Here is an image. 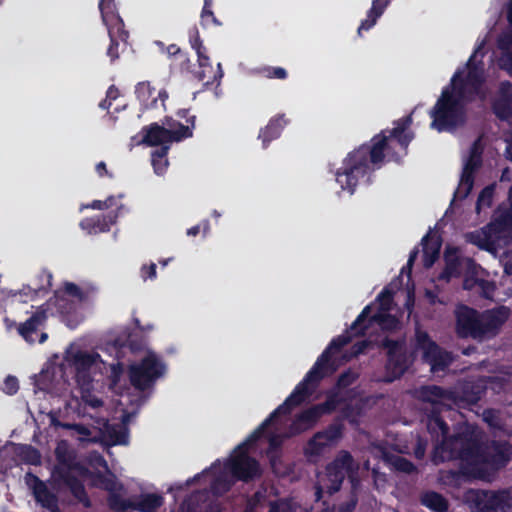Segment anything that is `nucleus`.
<instances>
[{
  "mask_svg": "<svg viewBox=\"0 0 512 512\" xmlns=\"http://www.w3.org/2000/svg\"><path fill=\"white\" fill-rule=\"evenodd\" d=\"M397 285L391 283L383 289L376 300L367 305L357 317L350 329L333 339L326 350L320 355L312 368L307 372L291 394L286 398L245 441L240 443L227 458L217 459L211 466L185 482H177L168 488V492L176 496L177 492L196 484L208 486L213 496H221L228 492L237 481H249L260 475L259 463L253 455L263 451L268 443L267 455L275 474L286 475L288 469L282 466L277 449L283 441L313 428L319 419L337 409L336 393L326 394L323 403L310 406L288 417L301 404L309 401L315 393L320 381L336 371L341 364L338 356L341 349L358 334L368 336L369 340L355 343L349 354L341 356L343 361L362 353L368 344H382L388 349V361L384 381L392 382L399 378L412 362L402 342H393L387 338H373L378 330L390 332L400 327L399 308L393 304V294Z\"/></svg>",
  "mask_w": 512,
  "mask_h": 512,
  "instance_id": "nucleus-1",
  "label": "nucleus"
},
{
  "mask_svg": "<svg viewBox=\"0 0 512 512\" xmlns=\"http://www.w3.org/2000/svg\"><path fill=\"white\" fill-rule=\"evenodd\" d=\"M106 363L101 356L83 347L80 341L71 343L65 350L63 363L56 365L48 363L39 375L34 376V392L63 396L68 391V381L65 370L70 369L81 395L85 409H90V417L94 425L87 427L82 424H67L65 428L72 431L71 435L79 441L102 442L106 445H127L129 434L127 425L140 407L143 397L130 399L123 394L125 384L124 367L120 362L109 365L110 389L121 398L110 423V412L103 397V384L97 378L106 370Z\"/></svg>",
  "mask_w": 512,
  "mask_h": 512,
  "instance_id": "nucleus-2",
  "label": "nucleus"
},
{
  "mask_svg": "<svg viewBox=\"0 0 512 512\" xmlns=\"http://www.w3.org/2000/svg\"><path fill=\"white\" fill-rule=\"evenodd\" d=\"M415 397L431 406V413L427 416V428L436 441L441 440L434 451L435 461L460 459L465 473L486 481L491 479L498 467L507 463L512 455V444L494 445V453H487L480 445V432L473 425L462 423L458 427L457 435L447 438L448 428L439 413L444 408L460 407L454 393L443 391L437 386H425L415 391Z\"/></svg>",
  "mask_w": 512,
  "mask_h": 512,
  "instance_id": "nucleus-3",
  "label": "nucleus"
},
{
  "mask_svg": "<svg viewBox=\"0 0 512 512\" xmlns=\"http://www.w3.org/2000/svg\"><path fill=\"white\" fill-rule=\"evenodd\" d=\"M411 123V116L399 119L393 123L392 128L374 136L370 143L348 152L334 171L340 192L353 195L360 185L370 181L372 173L385 161H398L403 158L414 138L410 130Z\"/></svg>",
  "mask_w": 512,
  "mask_h": 512,
  "instance_id": "nucleus-4",
  "label": "nucleus"
},
{
  "mask_svg": "<svg viewBox=\"0 0 512 512\" xmlns=\"http://www.w3.org/2000/svg\"><path fill=\"white\" fill-rule=\"evenodd\" d=\"M487 37L478 39L474 52L465 66L458 68L430 110L431 128L438 132L451 131L466 118V105L472 101H485L490 89L482 58Z\"/></svg>",
  "mask_w": 512,
  "mask_h": 512,
  "instance_id": "nucleus-5",
  "label": "nucleus"
},
{
  "mask_svg": "<svg viewBox=\"0 0 512 512\" xmlns=\"http://www.w3.org/2000/svg\"><path fill=\"white\" fill-rule=\"evenodd\" d=\"M98 287L90 282L77 285L64 282L45 304L31 312V316L17 325L15 321L5 318L4 324L8 331L17 328L19 335L28 343H44L48 335L40 332V328L49 316H57L71 329L79 326L85 319L78 302H84L95 296Z\"/></svg>",
  "mask_w": 512,
  "mask_h": 512,
  "instance_id": "nucleus-6",
  "label": "nucleus"
},
{
  "mask_svg": "<svg viewBox=\"0 0 512 512\" xmlns=\"http://www.w3.org/2000/svg\"><path fill=\"white\" fill-rule=\"evenodd\" d=\"M194 126V117L186 119L185 124L173 118H166L162 126L153 123L143 127L138 134L131 138L130 146L144 144L150 147H159L151 153V164L155 174L163 175L169 165L167 153L171 144L191 137Z\"/></svg>",
  "mask_w": 512,
  "mask_h": 512,
  "instance_id": "nucleus-7",
  "label": "nucleus"
},
{
  "mask_svg": "<svg viewBox=\"0 0 512 512\" xmlns=\"http://www.w3.org/2000/svg\"><path fill=\"white\" fill-rule=\"evenodd\" d=\"M445 268L439 275V280L446 282L453 278L464 276L463 288L476 290L485 298L494 297L495 285L484 278L485 271L472 259L461 256L458 248L447 246L444 252Z\"/></svg>",
  "mask_w": 512,
  "mask_h": 512,
  "instance_id": "nucleus-8",
  "label": "nucleus"
},
{
  "mask_svg": "<svg viewBox=\"0 0 512 512\" xmlns=\"http://www.w3.org/2000/svg\"><path fill=\"white\" fill-rule=\"evenodd\" d=\"M130 348L135 353V359L128 366L130 383L137 391H149L166 377L168 364L161 354L147 345L137 348L131 343Z\"/></svg>",
  "mask_w": 512,
  "mask_h": 512,
  "instance_id": "nucleus-9",
  "label": "nucleus"
},
{
  "mask_svg": "<svg viewBox=\"0 0 512 512\" xmlns=\"http://www.w3.org/2000/svg\"><path fill=\"white\" fill-rule=\"evenodd\" d=\"M510 208L499 207L493 220L484 228L468 233V242L493 255L512 242V186L509 191Z\"/></svg>",
  "mask_w": 512,
  "mask_h": 512,
  "instance_id": "nucleus-10",
  "label": "nucleus"
},
{
  "mask_svg": "<svg viewBox=\"0 0 512 512\" xmlns=\"http://www.w3.org/2000/svg\"><path fill=\"white\" fill-rule=\"evenodd\" d=\"M359 464L353 459L347 451H340L336 458L326 467V471L318 476L316 487L317 500L322 498V494H332L337 492L345 477H348L355 490L359 482Z\"/></svg>",
  "mask_w": 512,
  "mask_h": 512,
  "instance_id": "nucleus-11",
  "label": "nucleus"
},
{
  "mask_svg": "<svg viewBox=\"0 0 512 512\" xmlns=\"http://www.w3.org/2000/svg\"><path fill=\"white\" fill-rule=\"evenodd\" d=\"M58 465L53 472V479L66 485L75 498L85 506H89V500L81 484L76 478L85 477L86 470L79 463L74 462V456L67 441H59L55 449Z\"/></svg>",
  "mask_w": 512,
  "mask_h": 512,
  "instance_id": "nucleus-12",
  "label": "nucleus"
},
{
  "mask_svg": "<svg viewBox=\"0 0 512 512\" xmlns=\"http://www.w3.org/2000/svg\"><path fill=\"white\" fill-rule=\"evenodd\" d=\"M98 8L110 38L107 55L114 61L119 57L120 48L126 44L128 32L124 29L123 20L117 12L115 0H99Z\"/></svg>",
  "mask_w": 512,
  "mask_h": 512,
  "instance_id": "nucleus-13",
  "label": "nucleus"
},
{
  "mask_svg": "<svg viewBox=\"0 0 512 512\" xmlns=\"http://www.w3.org/2000/svg\"><path fill=\"white\" fill-rule=\"evenodd\" d=\"M415 352L420 353L422 359L430 365L432 373L444 371L452 361L451 355L420 329H417L415 334Z\"/></svg>",
  "mask_w": 512,
  "mask_h": 512,
  "instance_id": "nucleus-14",
  "label": "nucleus"
},
{
  "mask_svg": "<svg viewBox=\"0 0 512 512\" xmlns=\"http://www.w3.org/2000/svg\"><path fill=\"white\" fill-rule=\"evenodd\" d=\"M89 466L93 471L83 467L86 470L85 477H77L76 479L82 484L83 481L90 480L95 486H99L111 493L116 494L121 488L115 476L108 471V465L103 457L97 453L91 454L89 457Z\"/></svg>",
  "mask_w": 512,
  "mask_h": 512,
  "instance_id": "nucleus-15",
  "label": "nucleus"
},
{
  "mask_svg": "<svg viewBox=\"0 0 512 512\" xmlns=\"http://www.w3.org/2000/svg\"><path fill=\"white\" fill-rule=\"evenodd\" d=\"M342 435L340 424H333L325 430L317 432L304 447V455L310 462H317L326 451L341 440Z\"/></svg>",
  "mask_w": 512,
  "mask_h": 512,
  "instance_id": "nucleus-16",
  "label": "nucleus"
},
{
  "mask_svg": "<svg viewBox=\"0 0 512 512\" xmlns=\"http://www.w3.org/2000/svg\"><path fill=\"white\" fill-rule=\"evenodd\" d=\"M164 504V497L160 493H143L131 503H127L117 493L110 495L109 505L116 511H124L133 507L140 512H156Z\"/></svg>",
  "mask_w": 512,
  "mask_h": 512,
  "instance_id": "nucleus-17",
  "label": "nucleus"
},
{
  "mask_svg": "<svg viewBox=\"0 0 512 512\" xmlns=\"http://www.w3.org/2000/svg\"><path fill=\"white\" fill-rule=\"evenodd\" d=\"M481 153L482 146L479 139L472 145L468 157L464 158L463 172L455 191V198L464 199L470 193L473 187V173L480 164Z\"/></svg>",
  "mask_w": 512,
  "mask_h": 512,
  "instance_id": "nucleus-18",
  "label": "nucleus"
},
{
  "mask_svg": "<svg viewBox=\"0 0 512 512\" xmlns=\"http://www.w3.org/2000/svg\"><path fill=\"white\" fill-rule=\"evenodd\" d=\"M492 108L498 118L508 121L512 126V86L508 81L500 84ZM506 154L512 161V136L506 139Z\"/></svg>",
  "mask_w": 512,
  "mask_h": 512,
  "instance_id": "nucleus-19",
  "label": "nucleus"
},
{
  "mask_svg": "<svg viewBox=\"0 0 512 512\" xmlns=\"http://www.w3.org/2000/svg\"><path fill=\"white\" fill-rule=\"evenodd\" d=\"M455 317L459 336L480 339V314L476 310L459 305L455 310Z\"/></svg>",
  "mask_w": 512,
  "mask_h": 512,
  "instance_id": "nucleus-20",
  "label": "nucleus"
},
{
  "mask_svg": "<svg viewBox=\"0 0 512 512\" xmlns=\"http://www.w3.org/2000/svg\"><path fill=\"white\" fill-rule=\"evenodd\" d=\"M509 316L510 309L506 306H499L480 314V339L496 335Z\"/></svg>",
  "mask_w": 512,
  "mask_h": 512,
  "instance_id": "nucleus-21",
  "label": "nucleus"
},
{
  "mask_svg": "<svg viewBox=\"0 0 512 512\" xmlns=\"http://www.w3.org/2000/svg\"><path fill=\"white\" fill-rule=\"evenodd\" d=\"M25 481L29 489L32 491L37 503H39L48 512H59L57 507V497L47 483L29 473L26 475Z\"/></svg>",
  "mask_w": 512,
  "mask_h": 512,
  "instance_id": "nucleus-22",
  "label": "nucleus"
},
{
  "mask_svg": "<svg viewBox=\"0 0 512 512\" xmlns=\"http://www.w3.org/2000/svg\"><path fill=\"white\" fill-rule=\"evenodd\" d=\"M507 18L509 28L504 31L498 38L497 47L501 51V56L497 58V65L512 75V0H510L507 8Z\"/></svg>",
  "mask_w": 512,
  "mask_h": 512,
  "instance_id": "nucleus-23",
  "label": "nucleus"
},
{
  "mask_svg": "<svg viewBox=\"0 0 512 512\" xmlns=\"http://www.w3.org/2000/svg\"><path fill=\"white\" fill-rule=\"evenodd\" d=\"M465 501L475 512H497L496 492L470 489L465 492Z\"/></svg>",
  "mask_w": 512,
  "mask_h": 512,
  "instance_id": "nucleus-24",
  "label": "nucleus"
},
{
  "mask_svg": "<svg viewBox=\"0 0 512 512\" xmlns=\"http://www.w3.org/2000/svg\"><path fill=\"white\" fill-rule=\"evenodd\" d=\"M138 100L147 109L164 107V102L168 98L165 90H156L150 83H139L136 87Z\"/></svg>",
  "mask_w": 512,
  "mask_h": 512,
  "instance_id": "nucleus-25",
  "label": "nucleus"
},
{
  "mask_svg": "<svg viewBox=\"0 0 512 512\" xmlns=\"http://www.w3.org/2000/svg\"><path fill=\"white\" fill-rule=\"evenodd\" d=\"M372 453L381 458L386 464L395 468L398 471L405 473H411L414 471V465L398 454H394L389 451L386 447L376 445L372 448Z\"/></svg>",
  "mask_w": 512,
  "mask_h": 512,
  "instance_id": "nucleus-26",
  "label": "nucleus"
},
{
  "mask_svg": "<svg viewBox=\"0 0 512 512\" xmlns=\"http://www.w3.org/2000/svg\"><path fill=\"white\" fill-rule=\"evenodd\" d=\"M289 122L290 120L285 114L273 116L259 133V139L262 140L263 146L266 147L272 140L279 138Z\"/></svg>",
  "mask_w": 512,
  "mask_h": 512,
  "instance_id": "nucleus-27",
  "label": "nucleus"
},
{
  "mask_svg": "<svg viewBox=\"0 0 512 512\" xmlns=\"http://www.w3.org/2000/svg\"><path fill=\"white\" fill-rule=\"evenodd\" d=\"M117 218L118 213H114L113 211H111L101 218L97 217L83 219L80 222V227L88 234L103 233L110 230L111 225L115 224Z\"/></svg>",
  "mask_w": 512,
  "mask_h": 512,
  "instance_id": "nucleus-28",
  "label": "nucleus"
},
{
  "mask_svg": "<svg viewBox=\"0 0 512 512\" xmlns=\"http://www.w3.org/2000/svg\"><path fill=\"white\" fill-rule=\"evenodd\" d=\"M423 264L426 268L431 267L439 256L441 240L436 232H429L422 240Z\"/></svg>",
  "mask_w": 512,
  "mask_h": 512,
  "instance_id": "nucleus-29",
  "label": "nucleus"
},
{
  "mask_svg": "<svg viewBox=\"0 0 512 512\" xmlns=\"http://www.w3.org/2000/svg\"><path fill=\"white\" fill-rule=\"evenodd\" d=\"M267 490L266 497L262 498L264 509L268 508V512H294L296 505L291 500L283 498L279 499L274 493V488H262Z\"/></svg>",
  "mask_w": 512,
  "mask_h": 512,
  "instance_id": "nucleus-30",
  "label": "nucleus"
},
{
  "mask_svg": "<svg viewBox=\"0 0 512 512\" xmlns=\"http://www.w3.org/2000/svg\"><path fill=\"white\" fill-rule=\"evenodd\" d=\"M43 292V289H35L30 286H24L19 290H2L1 291V300L14 302H27L29 300H34L40 293Z\"/></svg>",
  "mask_w": 512,
  "mask_h": 512,
  "instance_id": "nucleus-31",
  "label": "nucleus"
},
{
  "mask_svg": "<svg viewBox=\"0 0 512 512\" xmlns=\"http://www.w3.org/2000/svg\"><path fill=\"white\" fill-rule=\"evenodd\" d=\"M389 4V0H373L372 6L367 13L366 19H364L359 28L358 34L361 36L362 31L370 30L377 22V20L384 13L386 7Z\"/></svg>",
  "mask_w": 512,
  "mask_h": 512,
  "instance_id": "nucleus-32",
  "label": "nucleus"
},
{
  "mask_svg": "<svg viewBox=\"0 0 512 512\" xmlns=\"http://www.w3.org/2000/svg\"><path fill=\"white\" fill-rule=\"evenodd\" d=\"M122 195L118 196H110L105 200H94L89 204H82L80 206V211L82 212L84 209H94V210H110L114 213H118V216L122 214L124 210V205L121 202Z\"/></svg>",
  "mask_w": 512,
  "mask_h": 512,
  "instance_id": "nucleus-33",
  "label": "nucleus"
},
{
  "mask_svg": "<svg viewBox=\"0 0 512 512\" xmlns=\"http://www.w3.org/2000/svg\"><path fill=\"white\" fill-rule=\"evenodd\" d=\"M190 43L192 48L196 51L198 56V63L202 66L207 65L210 72L213 73L214 77H223V70L220 63L217 64V67L214 68L209 61L208 56L205 54V49L202 46V43L200 41V37L197 31H195L190 36Z\"/></svg>",
  "mask_w": 512,
  "mask_h": 512,
  "instance_id": "nucleus-34",
  "label": "nucleus"
},
{
  "mask_svg": "<svg viewBox=\"0 0 512 512\" xmlns=\"http://www.w3.org/2000/svg\"><path fill=\"white\" fill-rule=\"evenodd\" d=\"M207 495L206 490L203 492H197L192 494L188 499H186L181 506L179 507L177 512H202L205 509V512H213L210 504L203 503V507L198 505V500L200 496Z\"/></svg>",
  "mask_w": 512,
  "mask_h": 512,
  "instance_id": "nucleus-35",
  "label": "nucleus"
},
{
  "mask_svg": "<svg viewBox=\"0 0 512 512\" xmlns=\"http://www.w3.org/2000/svg\"><path fill=\"white\" fill-rule=\"evenodd\" d=\"M422 503L431 510L443 512L447 510L448 504L444 497L435 492H428L423 495Z\"/></svg>",
  "mask_w": 512,
  "mask_h": 512,
  "instance_id": "nucleus-36",
  "label": "nucleus"
},
{
  "mask_svg": "<svg viewBox=\"0 0 512 512\" xmlns=\"http://www.w3.org/2000/svg\"><path fill=\"white\" fill-rule=\"evenodd\" d=\"M357 378V374L351 371H348L344 374H342L338 380L337 387L329 391L327 394L330 393H336L338 397L336 398L337 401V408L339 407L341 401H342V389L348 387L351 383L355 381Z\"/></svg>",
  "mask_w": 512,
  "mask_h": 512,
  "instance_id": "nucleus-37",
  "label": "nucleus"
},
{
  "mask_svg": "<svg viewBox=\"0 0 512 512\" xmlns=\"http://www.w3.org/2000/svg\"><path fill=\"white\" fill-rule=\"evenodd\" d=\"M510 375L507 371H500L496 375H493L488 378V380L483 381V385L485 390L491 389L495 392H500L502 388H504V382L506 381V377Z\"/></svg>",
  "mask_w": 512,
  "mask_h": 512,
  "instance_id": "nucleus-38",
  "label": "nucleus"
},
{
  "mask_svg": "<svg viewBox=\"0 0 512 512\" xmlns=\"http://www.w3.org/2000/svg\"><path fill=\"white\" fill-rule=\"evenodd\" d=\"M483 419L490 427L496 428L499 430H504L508 434H511V432H508L504 428V426L502 424V420H501V415L498 411L493 410V409L485 410L483 413Z\"/></svg>",
  "mask_w": 512,
  "mask_h": 512,
  "instance_id": "nucleus-39",
  "label": "nucleus"
},
{
  "mask_svg": "<svg viewBox=\"0 0 512 512\" xmlns=\"http://www.w3.org/2000/svg\"><path fill=\"white\" fill-rule=\"evenodd\" d=\"M498 511L505 512L512 508V486L508 489L496 492Z\"/></svg>",
  "mask_w": 512,
  "mask_h": 512,
  "instance_id": "nucleus-40",
  "label": "nucleus"
},
{
  "mask_svg": "<svg viewBox=\"0 0 512 512\" xmlns=\"http://www.w3.org/2000/svg\"><path fill=\"white\" fill-rule=\"evenodd\" d=\"M267 490H259L255 493L253 498L249 501L248 507L245 512H262L264 509L262 498L266 497Z\"/></svg>",
  "mask_w": 512,
  "mask_h": 512,
  "instance_id": "nucleus-41",
  "label": "nucleus"
},
{
  "mask_svg": "<svg viewBox=\"0 0 512 512\" xmlns=\"http://www.w3.org/2000/svg\"><path fill=\"white\" fill-rule=\"evenodd\" d=\"M19 454L22 459L29 464H38L40 463V455L38 451L30 446H23L19 450Z\"/></svg>",
  "mask_w": 512,
  "mask_h": 512,
  "instance_id": "nucleus-42",
  "label": "nucleus"
},
{
  "mask_svg": "<svg viewBox=\"0 0 512 512\" xmlns=\"http://www.w3.org/2000/svg\"><path fill=\"white\" fill-rule=\"evenodd\" d=\"M493 192H494V186H487L486 188H484L482 190V192L479 195L478 202H477V210H478V212L483 207H489L490 206V204L492 202V198H493Z\"/></svg>",
  "mask_w": 512,
  "mask_h": 512,
  "instance_id": "nucleus-43",
  "label": "nucleus"
},
{
  "mask_svg": "<svg viewBox=\"0 0 512 512\" xmlns=\"http://www.w3.org/2000/svg\"><path fill=\"white\" fill-rule=\"evenodd\" d=\"M199 67L201 70L198 72V77L201 81H203L204 85L213 84L214 82H216L217 85H219L222 77H214L213 73L210 72L207 65L202 66L199 64Z\"/></svg>",
  "mask_w": 512,
  "mask_h": 512,
  "instance_id": "nucleus-44",
  "label": "nucleus"
},
{
  "mask_svg": "<svg viewBox=\"0 0 512 512\" xmlns=\"http://www.w3.org/2000/svg\"><path fill=\"white\" fill-rule=\"evenodd\" d=\"M157 272H156V264L155 263H149V264H143L140 268V277L143 281L147 280H154L156 279Z\"/></svg>",
  "mask_w": 512,
  "mask_h": 512,
  "instance_id": "nucleus-45",
  "label": "nucleus"
},
{
  "mask_svg": "<svg viewBox=\"0 0 512 512\" xmlns=\"http://www.w3.org/2000/svg\"><path fill=\"white\" fill-rule=\"evenodd\" d=\"M201 24L204 27H208L210 25L219 26L220 23L217 18L214 16L212 8H203L201 12Z\"/></svg>",
  "mask_w": 512,
  "mask_h": 512,
  "instance_id": "nucleus-46",
  "label": "nucleus"
},
{
  "mask_svg": "<svg viewBox=\"0 0 512 512\" xmlns=\"http://www.w3.org/2000/svg\"><path fill=\"white\" fill-rule=\"evenodd\" d=\"M19 383L16 377L8 376L3 383V391L6 394L13 395L18 391Z\"/></svg>",
  "mask_w": 512,
  "mask_h": 512,
  "instance_id": "nucleus-47",
  "label": "nucleus"
},
{
  "mask_svg": "<svg viewBox=\"0 0 512 512\" xmlns=\"http://www.w3.org/2000/svg\"><path fill=\"white\" fill-rule=\"evenodd\" d=\"M118 96H119L118 90L116 88H114V87H110L107 90V97H106V99L103 102L100 103V106L103 109H108L111 106V100L117 99Z\"/></svg>",
  "mask_w": 512,
  "mask_h": 512,
  "instance_id": "nucleus-48",
  "label": "nucleus"
},
{
  "mask_svg": "<svg viewBox=\"0 0 512 512\" xmlns=\"http://www.w3.org/2000/svg\"><path fill=\"white\" fill-rule=\"evenodd\" d=\"M201 228L203 229L204 235H206L209 231V222L207 220L203 221L201 225H195L187 230L188 236H196L199 234Z\"/></svg>",
  "mask_w": 512,
  "mask_h": 512,
  "instance_id": "nucleus-49",
  "label": "nucleus"
},
{
  "mask_svg": "<svg viewBox=\"0 0 512 512\" xmlns=\"http://www.w3.org/2000/svg\"><path fill=\"white\" fill-rule=\"evenodd\" d=\"M266 76L269 78L285 79L287 77V72L281 67H276L268 69Z\"/></svg>",
  "mask_w": 512,
  "mask_h": 512,
  "instance_id": "nucleus-50",
  "label": "nucleus"
},
{
  "mask_svg": "<svg viewBox=\"0 0 512 512\" xmlns=\"http://www.w3.org/2000/svg\"><path fill=\"white\" fill-rule=\"evenodd\" d=\"M414 303H415V295H414V289L412 288L407 291V298L405 301V308L407 310L408 318L410 317V315L412 313Z\"/></svg>",
  "mask_w": 512,
  "mask_h": 512,
  "instance_id": "nucleus-51",
  "label": "nucleus"
},
{
  "mask_svg": "<svg viewBox=\"0 0 512 512\" xmlns=\"http://www.w3.org/2000/svg\"><path fill=\"white\" fill-rule=\"evenodd\" d=\"M500 262L502 263L504 267V271L506 274H512V255H509L508 253H504L500 257Z\"/></svg>",
  "mask_w": 512,
  "mask_h": 512,
  "instance_id": "nucleus-52",
  "label": "nucleus"
},
{
  "mask_svg": "<svg viewBox=\"0 0 512 512\" xmlns=\"http://www.w3.org/2000/svg\"><path fill=\"white\" fill-rule=\"evenodd\" d=\"M95 170L99 177H112L111 172L107 169L106 163L103 161L97 163Z\"/></svg>",
  "mask_w": 512,
  "mask_h": 512,
  "instance_id": "nucleus-53",
  "label": "nucleus"
},
{
  "mask_svg": "<svg viewBox=\"0 0 512 512\" xmlns=\"http://www.w3.org/2000/svg\"><path fill=\"white\" fill-rule=\"evenodd\" d=\"M480 399V390L476 392H464L463 399L461 401H465L467 403H475Z\"/></svg>",
  "mask_w": 512,
  "mask_h": 512,
  "instance_id": "nucleus-54",
  "label": "nucleus"
},
{
  "mask_svg": "<svg viewBox=\"0 0 512 512\" xmlns=\"http://www.w3.org/2000/svg\"><path fill=\"white\" fill-rule=\"evenodd\" d=\"M356 505V501L352 499L345 506H340L338 512H351Z\"/></svg>",
  "mask_w": 512,
  "mask_h": 512,
  "instance_id": "nucleus-55",
  "label": "nucleus"
},
{
  "mask_svg": "<svg viewBox=\"0 0 512 512\" xmlns=\"http://www.w3.org/2000/svg\"><path fill=\"white\" fill-rule=\"evenodd\" d=\"M425 294H426V297L428 298V300H429L430 304H435V303H437V302H439V303H443L441 300H439V299L437 298V295H436L433 291H431V290H426V293H425Z\"/></svg>",
  "mask_w": 512,
  "mask_h": 512,
  "instance_id": "nucleus-56",
  "label": "nucleus"
},
{
  "mask_svg": "<svg viewBox=\"0 0 512 512\" xmlns=\"http://www.w3.org/2000/svg\"><path fill=\"white\" fill-rule=\"evenodd\" d=\"M180 52V48L175 45V44H171L169 45L167 48H166V53L169 55V56H172V55H176Z\"/></svg>",
  "mask_w": 512,
  "mask_h": 512,
  "instance_id": "nucleus-57",
  "label": "nucleus"
},
{
  "mask_svg": "<svg viewBox=\"0 0 512 512\" xmlns=\"http://www.w3.org/2000/svg\"><path fill=\"white\" fill-rule=\"evenodd\" d=\"M136 325H137V327H138L141 331H143V332L151 331V330H153V329H154L153 324H147V325H145V326H141V325L139 324V321H138V320H136Z\"/></svg>",
  "mask_w": 512,
  "mask_h": 512,
  "instance_id": "nucleus-58",
  "label": "nucleus"
},
{
  "mask_svg": "<svg viewBox=\"0 0 512 512\" xmlns=\"http://www.w3.org/2000/svg\"><path fill=\"white\" fill-rule=\"evenodd\" d=\"M416 254H417V252H415V251L410 254V257H409V260H408V263H407L408 267H411V265H412V263H413V261H414V259L416 257Z\"/></svg>",
  "mask_w": 512,
  "mask_h": 512,
  "instance_id": "nucleus-59",
  "label": "nucleus"
},
{
  "mask_svg": "<svg viewBox=\"0 0 512 512\" xmlns=\"http://www.w3.org/2000/svg\"><path fill=\"white\" fill-rule=\"evenodd\" d=\"M213 0H204L203 8H212Z\"/></svg>",
  "mask_w": 512,
  "mask_h": 512,
  "instance_id": "nucleus-60",
  "label": "nucleus"
},
{
  "mask_svg": "<svg viewBox=\"0 0 512 512\" xmlns=\"http://www.w3.org/2000/svg\"><path fill=\"white\" fill-rule=\"evenodd\" d=\"M212 217H214V218L218 219V218H220V217H221V213H220V212H218L217 210H214V211L212 212Z\"/></svg>",
  "mask_w": 512,
  "mask_h": 512,
  "instance_id": "nucleus-61",
  "label": "nucleus"
},
{
  "mask_svg": "<svg viewBox=\"0 0 512 512\" xmlns=\"http://www.w3.org/2000/svg\"><path fill=\"white\" fill-rule=\"evenodd\" d=\"M169 262H170V259H164V260H161V261H160V264H161L163 267H165V266H167V265H168V263H169Z\"/></svg>",
  "mask_w": 512,
  "mask_h": 512,
  "instance_id": "nucleus-62",
  "label": "nucleus"
},
{
  "mask_svg": "<svg viewBox=\"0 0 512 512\" xmlns=\"http://www.w3.org/2000/svg\"><path fill=\"white\" fill-rule=\"evenodd\" d=\"M44 277H45V280L47 282V285L50 286L51 275L50 274H45Z\"/></svg>",
  "mask_w": 512,
  "mask_h": 512,
  "instance_id": "nucleus-63",
  "label": "nucleus"
},
{
  "mask_svg": "<svg viewBox=\"0 0 512 512\" xmlns=\"http://www.w3.org/2000/svg\"><path fill=\"white\" fill-rule=\"evenodd\" d=\"M423 454H424V450H423V449H420V448H419V449L416 451V455H417L418 457L423 456Z\"/></svg>",
  "mask_w": 512,
  "mask_h": 512,
  "instance_id": "nucleus-64",
  "label": "nucleus"
}]
</instances>
